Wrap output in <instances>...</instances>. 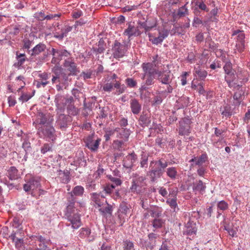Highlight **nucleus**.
Masks as SVG:
<instances>
[{"instance_id": "nucleus-1", "label": "nucleus", "mask_w": 250, "mask_h": 250, "mask_svg": "<svg viewBox=\"0 0 250 250\" xmlns=\"http://www.w3.org/2000/svg\"><path fill=\"white\" fill-rule=\"evenodd\" d=\"M169 162L161 158L157 160L151 161L150 163V169L146 172V175L149 178L151 182L154 183L161 178L166 171Z\"/></svg>"}, {"instance_id": "nucleus-2", "label": "nucleus", "mask_w": 250, "mask_h": 250, "mask_svg": "<svg viewBox=\"0 0 250 250\" xmlns=\"http://www.w3.org/2000/svg\"><path fill=\"white\" fill-rule=\"evenodd\" d=\"M74 202L68 203L65 208V216L70 224H67V226H70L74 229L79 228L82 223L81 219V215L78 212L77 207L78 206H73Z\"/></svg>"}, {"instance_id": "nucleus-3", "label": "nucleus", "mask_w": 250, "mask_h": 250, "mask_svg": "<svg viewBox=\"0 0 250 250\" xmlns=\"http://www.w3.org/2000/svg\"><path fill=\"white\" fill-rule=\"evenodd\" d=\"M118 76L115 74H112L110 77L107 78L105 83L103 86V90L107 92H111L114 89H116L115 94L119 95L123 94L126 90V87L125 84H122L121 83L117 80Z\"/></svg>"}, {"instance_id": "nucleus-4", "label": "nucleus", "mask_w": 250, "mask_h": 250, "mask_svg": "<svg viewBox=\"0 0 250 250\" xmlns=\"http://www.w3.org/2000/svg\"><path fill=\"white\" fill-rule=\"evenodd\" d=\"M36 129L37 134L40 138L50 141L53 143L55 142L57 135L56 129L52 125L38 126Z\"/></svg>"}, {"instance_id": "nucleus-5", "label": "nucleus", "mask_w": 250, "mask_h": 250, "mask_svg": "<svg viewBox=\"0 0 250 250\" xmlns=\"http://www.w3.org/2000/svg\"><path fill=\"white\" fill-rule=\"evenodd\" d=\"M127 49V46L125 43H122L115 40L112 45V56L113 58L119 60L125 56Z\"/></svg>"}, {"instance_id": "nucleus-6", "label": "nucleus", "mask_w": 250, "mask_h": 250, "mask_svg": "<svg viewBox=\"0 0 250 250\" xmlns=\"http://www.w3.org/2000/svg\"><path fill=\"white\" fill-rule=\"evenodd\" d=\"M54 119L50 113L39 112L37 114L36 119L33 123L36 128L38 126H42L43 125H52Z\"/></svg>"}, {"instance_id": "nucleus-7", "label": "nucleus", "mask_w": 250, "mask_h": 250, "mask_svg": "<svg viewBox=\"0 0 250 250\" xmlns=\"http://www.w3.org/2000/svg\"><path fill=\"white\" fill-rule=\"evenodd\" d=\"M232 36L234 37L235 47L239 52H242L245 48V34L244 31L239 29L232 31Z\"/></svg>"}, {"instance_id": "nucleus-8", "label": "nucleus", "mask_w": 250, "mask_h": 250, "mask_svg": "<svg viewBox=\"0 0 250 250\" xmlns=\"http://www.w3.org/2000/svg\"><path fill=\"white\" fill-rule=\"evenodd\" d=\"M191 118L190 116L183 118L179 121L178 134L181 136H188L191 132Z\"/></svg>"}, {"instance_id": "nucleus-9", "label": "nucleus", "mask_w": 250, "mask_h": 250, "mask_svg": "<svg viewBox=\"0 0 250 250\" xmlns=\"http://www.w3.org/2000/svg\"><path fill=\"white\" fill-rule=\"evenodd\" d=\"M58 116L56 121L57 126L62 130H65L70 125L72 121V117L64 114L60 113L59 114V111H57Z\"/></svg>"}, {"instance_id": "nucleus-10", "label": "nucleus", "mask_w": 250, "mask_h": 250, "mask_svg": "<svg viewBox=\"0 0 250 250\" xmlns=\"http://www.w3.org/2000/svg\"><path fill=\"white\" fill-rule=\"evenodd\" d=\"M84 192V188L81 186H77L74 188L72 191L69 193L70 197L67 199L68 203L74 202L73 206H78L80 203L76 202L75 196H82Z\"/></svg>"}, {"instance_id": "nucleus-11", "label": "nucleus", "mask_w": 250, "mask_h": 250, "mask_svg": "<svg viewBox=\"0 0 250 250\" xmlns=\"http://www.w3.org/2000/svg\"><path fill=\"white\" fill-rule=\"evenodd\" d=\"M63 66L73 76L76 75L79 71L77 64L75 62L74 58L73 57H71L65 59Z\"/></svg>"}, {"instance_id": "nucleus-12", "label": "nucleus", "mask_w": 250, "mask_h": 250, "mask_svg": "<svg viewBox=\"0 0 250 250\" xmlns=\"http://www.w3.org/2000/svg\"><path fill=\"white\" fill-rule=\"evenodd\" d=\"M94 134L93 133L86 137L84 142L85 146L92 151H96L99 148L101 139L98 138L96 140H94Z\"/></svg>"}, {"instance_id": "nucleus-13", "label": "nucleus", "mask_w": 250, "mask_h": 250, "mask_svg": "<svg viewBox=\"0 0 250 250\" xmlns=\"http://www.w3.org/2000/svg\"><path fill=\"white\" fill-rule=\"evenodd\" d=\"M127 27L124 30L123 35L127 37L128 39H130L132 37H137L141 35L142 32L139 29L138 27L135 26L131 22H128Z\"/></svg>"}, {"instance_id": "nucleus-14", "label": "nucleus", "mask_w": 250, "mask_h": 250, "mask_svg": "<svg viewBox=\"0 0 250 250\" xmlns=\"http://www.w3.org/2000/svg\"><path fill=\"white\" fill-rule=\"evenodd\" d=\"M197 228L196 224L191 221H188L183 229V234L188 237H193L196 234Z\"/></svg>"}, {"instance_id": "nucleus-15", "label": "nucleus", "mask_w": 250, "mask_h": 250, "mask_svg": "<svg viewBox=\"0 0 250 250\" xmlns=\"http://www.w3.org/2000/svg\"><path fill=\"white\" fill-rule=\"evenodd\" d=\"M137 160V155L134 152H132L124 157L123 161V165L124 167L131 169Z\"/></svg>"}, {"instance_id": "nucleus-16", "label": "nucleus", "mask_w": 250, "mask_h": 250, "mask_svg": "<svg viewBox=\"0 0 250 250\" xmlns=\"http://www.w3.org/2000/svg\"><path fill=\"white\" fill-rule=\"evenodd\" d=\"M158 75V80L164 84H171L173 79V75L170 71H160L157 74Z\"/></svg>"}, {"instance_id": "nucleus-17", "label": "nucleus", "mask_w": 250, "mask_h": 250, "mask_svg": "<svg viewBox=\"0 0 250 250\" xmlns=\"http://www.w3.org/2000/svg\"><path fill=\"white\" fill-rule=\"evenodd\" d=\"M145 180L146 178L143 176H140L136 179H133L130 188L131 191L133 192H140Z\"/></svg>"}, {"instance_id": "nucleus-18", "label": "nucleus", "mask_w": 250, "mask_h": 250, "mask_svg": "<svg viewBox=\"0 0 250 250\" xmlns=\"http://www.w3.org/2000/svg\"><path fill=\"white\" fill-rule=\"evenodd\" d=\"M104 198L105 195L103 192H94L91 194V200L94 202L96 208H100L104 205Z\"/></svg>"}, {"instance_id": "nucleus-19", "label": "nucleus", "mask_w": 250, "mask_h": 250, "mask_svg": "<svg viewBox=\"0 0 250 250\" xmlns=\"http://www.w3.org/2000/svg\"><path fill=\"white\" fill-rule=\"evenodd\" d=\"M129 211V208L125 202L121 203L118 209V218L120 219V226H122L125 222L124 215H126Z\"/></svg>"}, {"instance_id": "nucleus-20", "label": "nucleus", "mask_w": 250, "mask_h": 250, "mask_svg": "<svg viewBox=\"0 0 250 250\" xmlns=\"http://www.w3.org/2000/svg\"><path fill=\"white\" fill-rule=\"evenodd\" d=\"M67 102V99L64 96L60 94L57 95L55 99V103L58 111H59L60 112L63 111Z\"/></svg>"}, {"instance_id": "nucleus-21", "label": "nucleus", "mask_w": 250, "mask_h": 250, "mask_svg": "<svg viewBox=\"0 0 250 250\" xmlns=\"http://www.w3.org/2000/svg\"><path fill=\"white\" fill-rule=\"evenodd\" d=\"M79 237L82 239H86L88 242H92L94 240L95 237L91 235V229L89 228H82L79 231Z\"/></svg>"}, {"instance_id": "nucleus-22", "label": "nucleus", "mask_w": 250, "mask_h": 250, "mask_svg": "<svg viewBox=\"0 0 250 250\" xmlns=\"http://www.w3.org/2000/svg\"><path fill=\"white\" fill-rule=\"evenodd\" d=\"M130 107L133 114L138 115L142 110V104L138 99L132 98L130 101Z\"/></svg>"}, {"instance_id": "nucleus-23", "label": "nucleus", "mask_w": 250, "mask_h": 250, "mask_svg": "<svg viewBox=\"0 0 250 250\" xmlns=\"http://www.w3.org/2000/svg\"><path fill=\"white\" fill-rule=\"evenodd\" d=\"M24 181L31 186V188L34 190L40 187V180L37 177L30 176L28 177L27 176L24 178Z\"/></svg>"}, {"instance_id": "nucleus-24", "label": "nucleus", "mask_w": 250, "mask_h": 250, "mask_svg": "<svg viewBox=\"0 0 250 250\" xmlns=\"http://www.w3.org/2000/svg\"><path fill=\"white\" fill-rule=\"evenodd\" d=\"M206 188V183H204L202 180H199L196 181L192 184L193 191L196 194L197 192L203 194L205 192Z\"/></svg>"}, {"instance_id": "nucleus-25", "label": "nucleus", "mask_w": 250, "mask_h": 250, "mask_svg": "<svg viewBox=\"0 0 250 250\" xmlns=\"http://www.w3.org/2000/svg\"><path fill=\"white\" fill-rule=\"evenodd\" d=\"M46 48V46L45 44L42 43H39L30 50H28V54L30 55L31 57H35L44 51Z\"/></svg>"}, {"instance_id": "nucleus-26", "label": "nucleus", "mask_w": 250, "mask_h": 250, "mask_svg": "<svg viewBox=\"0 0 250 250\" xmlns=\"http://www.w3.org/2000/svg\"><path fill=\"white\" fill-rule=\"evenodd\" d=\"M116 132H119L117 137L123 139L125 142L128 140L129 137L131 134V131L130 129L122 127V128H116Z\"/></svg>"}, {"instance_id": "nucleus-27", "label": "nucleus", "mask_w": 250, "mask_h": 250, "mask_svg": "<svg viewBox=\"0 0 250 250\" xmlns=\"http://www.w3.org/2000/svg\"><path fill=\"white\" fill-rule=\"evenodd\" d=\"M35 240L39 242V248H36L34 250H45L48 248L47 243L50 240H46L44 237L40 235L35 236Z\"/></svg>"}, {"instance_id": "nucleus-28", "label": "nucleus", "mask_w": 250, "mask_h": 250, "mask_svg": "<svg viewBox=\"0 0 250 250\" xmlns=\"http://www.w3.org/2000/svg\"><path fill=\"white\" fill-rule=\"evenodd\" d=\"M138 122L142 127L148 126L151 123L150 116L149 114L143 112L139 117Z\"/></svg>"}, {"instance_id": "nucleus-29", "label": "nucleus", "mask_w": 250, "mask_h": 250, "mask_svg": "<svg viewBox=\"0 0 250 250\" xmlns=\"http://www.w3.org/2000/svg\"><path fill=\"white\" fill-rule=\"evenodd\" d=\"M51 54L52 56L56 54L61 61L65 58H69L70 56V53L65 49H57L54 48H52Z\"/></svg>"}, {"instance_id": "nucleus-30", "label": "nucleus", "mask_w": 250, "mask_h": 250, "mask_svg": "<svg viewBox=\"0 0 250 250\" xmlns=\"http://www.w3.org/2000/svg\"><path fill=\"white\" fill-rule=\"evenodd\" d=\"M58 178L60 181L63 184H67L70 181V172L67 169L58 171Z\"/></svg>"}, {"instance_id": "nucleus-31", "label": "nucleus", "mask_w": 250, "mask_h": 250, "mask_svg": "<svg viewBox=\"0 0 250 250\" xmlns=\"http://www.w3.org/2000/svg\"><path fill=\"white\" fill-rule=\"evenodd\" d=\"M245 90L241 88L234 93L233 98L234 105H239L245 98Z\"/></svg>"}, {"instance_id": "nucleus-32", "label": "nucleus", "mask_w": 250, "mask_h": 250, "mask_svg": "<svg viewBox=\"0 0 250 250\" xmlns=\"http://www.w3.org/2000/svg\"><path fill=\"white\" fill-rule=\"evenodd\" d=\"M191 7L202 10L204 12H208L209 9L203 0H192Z\"/></svg>"}, {"instance_id": "nucleus-33", "label": "nucleus", "mask_w": 250, "mask_h": 250, "mask_svg": "<svg viewBox=\"0 0 250 250\" xmlns=\"http://www.w3.org/2000/svg\"><path fill=\"white\" fill-rule=\"evenodd\" d=\"M107 206L104 208H100L99 209L101 214L104 217H110L112 214L113 207L110 204H109L106 201H105Z\"/></svg>"}, {"instance_id": "nucleus-34", "label": "nucleus", "mask_w": 250, "mask_h": 250, "mask_svg": "<svg viewBox=\"0 0 250 250\" xmlns=\"http://www.w3.org/2000/svg\"><path fill=\"white\" fill-rule=\"evenodd\" d=\"M188 3V2H187L184 5L180 7L178 9L177 13H173L172 16L174 19H180L188 14V9L187 7V4Z\"/></svg>"}, {"instance_id": "nucleus-35", "label": "nucleus", "mask_w": 250, "mask_h": 250, "mask_svg": "<svg viewBox=\"0 0 250 250\" xmlns=\"http://www.w3.org/2000/svg\"><path fill=\"white\" fill-rule=\"evenodd\" d=\"M167 177L170 180H175L178 176L177 168L174 167H167L165 171Z\"/></svg>"}, {"instance_id": "nucleus-36", "label": "nucleus", "mask_w": 250, "mask_h": 250, "mask_svg": "<svg viewBox=\"0 0 250 250\" xmlns=\"http://www.w3.org/2000/svg\"><path fill=\"white\" fill-rule=\"evenodd\" d=\"M223 69L225 73L228 75L227 77H235L234 73L235 71L233 69L232 65L230 61H227L225 62Z\"/></svg>"}, {"instance_id": "nucleus-37", "label": "nucleus", "mask_w": 250, "mask_h": 250, "mask_svg": "<svg viewBox=\"0 0 250 250\" xmlns=\"http://www.w3.org/2000/svg\"><path fill=\"white\" fill-rule=\"evenodd\" d=\"M142 68L144 72V74H157L158 70L153 68V65L150 63H143L142 64Z\"/></svg>"}, {"instance_id": "nucleus-38", "label": "nucleus", "mask_w": 250, "mask_h": 250, "mask_svg": "<svg viewBox=\"0 0 250 250\" xmlns=\"http://www.w3.org/2000/svg\"><path fill=\"white\" fill-rule=\"evenodd\" d=\"M148 154L142 151L140 159V167L143 168H146L148 167Z\"/></svg>"}, {"instance_id": "nucleus-39", "label": "nucleus", "mask_w": 250, "mask_h": 250, "mask_svg": "<svg viewBox=\"0 0 250 250\" xmlns=\"http://www.w3.org/2000/svg\"><path fill=\"white\" fill-rule=\"evenodd\" d=\"M72 75L70 73H66L65 70L63 69L61 75L60 80V84H62L63 86H68L69 82H70L71 79L69 78V76Z\"/></svg>"}, {"instance_id": "nucleus-40", "label": "nucleus", "mask_w": 250, "mask_h": 250, "mask_svg": "<svg viewBox=\"0 0 250 250\" xmlns=\"http://www.w3.org/2000/svg\"><path fill=\"white\" fill-rule=\"evenodd\" d=\"M158 235L154 233H150L148 235L149 242L148 247L150 250H153L155 247L156 239L158 238Z\"/></svg>"}, {"instance_id": "nucleus-41", "label": "nucleus", "mask_w": 250, "mask_h": 250, "mask_svg": "<svg viewBox=\"0 0 250 250\" xmlns=\"http://www.w3.org/2000/svg\"><path fill=\"white\" fill-rule=\"evenodd\" d=\"M105 43L103 39H100L98 43V47H93L92 50L93 52L96 54V55L99 54H102L104 53L105 50Z\"/></svg>"}, {"instance_id": "nucleus-42", "label": "nucleus", "mask_w": 250, "mask_h": 250, "mask_svg": "<svg viewBox=\"0 0 250 250\" xmlns=\"http://www.w3.org/2000/svg\"><path fill=\"white\" fill-rule=\"evenodd\" d=\"M234 77H225V80L227 82L228 86L230 88L236 89L237 90H240L242 85L237 84L235 83H233Z\"/></svg>"}, {"instance_id": "nucleus-43", "label": "nucleus", "mask_w": 250, "mask_h": 250, "mask_svg": "<svg viewBox=\"0 0 250 250\" xmlns=\"http://www.w3.org/2000/svg\"><path fill=\"white\" fill-rule=\"evenodd\" d=\"M194 74L195 77H198L200 80L203 81L206 78L208 73L206 70L198 67L195 69Z\"/></svg>"}, {"instance_id": "nucleus-44", "label": "nucleus", "mask_w": 250, "mask_h": 250, "mask_svg": "<svg viewBox=\"0 0 250 250\" xmlns=\"http://www.w3.org/2000/svg\"><path fill=\"white\" fill-rule=\"evenodd\" d=\"M125 86L127 88H135L137 86V82L133 78L128 77L125 80Z\"/></svg>"}, {"instance_id": "nucleus-45", "label": "nucleus", "mask_w": 250, "mask_h": 250, "mask_svg": "<svg viewBox=\"0 0 250 250\" xmlns=\"http://www.w3.org/2000/svg\"><path fill=\"white\" fill-rule=\"evenodd\" d=\"M148 212L152 217H159L162 215V209L159 207H155L153 208L148 209Z\"/></svg>"}, {"instance_id": "nucleus-46", "label": "nucleus", "mask_w": 250, "mask_h": 250, "mask_svg": "<svg viewBox=\"0 0 250 250\" xmlns=\"http://www.w3.org/2000/svg\"><path fill=\"white\" fill-rule=\"evenodd\" d=\"M224 229L231 237L237 236V232L238 231L237 228H234L233 226H229V225H226L224 226Z\"/></svg>"}, {"instance_id": "nucleus-47", "label": "nucleus", "mask_w": 250, "mask_h": 250, "mask_svg": "<svg viewBox=\"0 0 250 250\" xmlns=\"http://www.w3.org/2000/svg\"><path fill=\"white\" fill-rule=\"evenodd\" d=\"M53 144L51 142L50 143H46L43 144L41 148V152L44 154L48 152H52L53 150Z\"/></svg>"}, {"instance_id": "nucleus-48", "label": "nucleus", "mask_w": 250, "mask_h": 250, "mask_svg": "<svg viewBox=\"0 0 250 250\" xmlns=\"http://www.w3.org/2000/svg\"><path fill=\"white\" fill-rule=\"evenodd\" d=\"M208 157L206 153H202L199 157H196V165L202 166L208 161Z\"/></svg>"}, {"instance_id": "nucleus-49", "label": "nucleus", "mask_w": 250, "mask_h": 250, "mask_svg": "<svg viewBox=\"0 0 250 250\" xmlns=\"http://www.w3.org/2000/svg\"><path fill=\"white\" fill-rule=\"evenodd\" d=\"M155 74H143L142 79L145 80L146 85H151L154 83V76Z\"/></svg>"}, {"instance_id": "nucleus-50", "label": "nucleus", "mask_w": 250, "mask_h": 250, "mask_svg": "<svg viewBox=\"0 0 250 250\" xmlns=\"http://www.w3.org/2000/svg\"><path fill=\"white\" fill-rule=\"evenodd\" d=\"M221 114L227 118H230L232 114V111L229 105H225L223 108H221Z\"/></svg>"}, {"instance_id": "nucleus-51", "label": "nucleus", "mask_w": 250, "mask_h": 250, "mask_svg": "<svg viewBox=\"0 0 250 250\" xmlns=\"http://www.w3.org/2000/svg\"><path fill=\"white\" fill-rule=\"evenodd\" d=\"M124 141L116 140L113 141V147L114 149L122 151L124 148Z\"/></svg>"}, {"instance_id": "nucleus-52", "label": "nucleus", "mask_w": 250, "mask_h": 250, "mask_svg": "<svg viewBox=\"0 0 250 250\" xmlns=\"http://www.w3.org/2000/svg\"><path fill=\"white\" fill-rule=\"evenodd\" d=\"M133 243L129 240L126 239L123 242V250H134Z\"/></svg>"}, {"instance_id": "nucleus-53", "label": "nucleus", "mask_w": 250, "mask_h": 250, "mask_svg": "<svg viewBox=\"0 0 250 250\" xmlns=\"http://www.w3.org/2000/svg\"><path fill=\"white\" fill-rule=\"evenodd\" d=\"M166 203L168 204L170 208L173 209L174 211H176V208H178V205L177 203V199H175L173 198H167L166 200Z\"/></svg>"}, {"instance_id": "nucleus-54", "label": "nucleus", "mask_w": 250, "mask_h": 250, "mask_svg": "<svg viewBox=\"0 0 250 250\" xmlns=\"http://www.w3.org/2000/svg\"><path fill=\"white\" fill-rule=\"evenodd\" d=\"M22 49L23 50H26L27 53L28 54V50H30V49L31 46L33 44V41L30 40L29 39L27 38H25L22 40Z\"/></svg>"}, {"instance_id": "nucleus-55", "label": "nucleus", "mask_w": 250, "mask_h": 250, "mask_svg": "<svg viewBox=\"0 0 250 250\" xmlns=\"http://www.w3.org/2000/svg\"><path fill=\"white\" fill-rule=\"evenodd\" d=\"M152 225L155 229L161 228L164 224V221L160 218H155L152 221Z\"/></svg>"}, {"instance_id": "nucleus-56", "label": "nucleus", "mask_w": 250, "mask_h": 250, "mask_svg": "<svg viewBox=\"0 0 250 250\" xmlns=\"http://www.w3.org/2000/svg\"><path fill=\"white\" fill-rule=\"evenodd\" d=\"M62 70L63 68L59 65H55L52 69L53 75L57 77L59 80H60Z\"/></svg>"}, {"instance_id": "nucleus-57", "label": "nucleus", "mask_w": 250, "mask_h": 250, "mask_svg": "<svg viewBox=\"0 0 250 250\" xmlns=\"http://www.w3.org/2000/svg\"><path fill=\"white\" fill-rule=\"evenodd\" d=\"M18 170L14 167H11L8 170V177L11 180H14L17 178Z\"/></svg>"}, {"instance_id": "nucleus-58", "label": "nucleus", "mask_w": 250, "mask_h": 250, "mask_svg": "<svg viewBox=\"0 0 250 250\" xmlns=\"http://www.w3.org/2000/svg\"><path fill=\"white\" fill-rule=\"evenodd\" d=\"M228 208V204L224 200H221L217 203V209L218 210L224 211L227 210Z\"/></svg>"}, {"instance_id": "nucleus-59", "label": "nucleus", "mask_w": 250, "mask_h": 250, "mask_svg": "<svg viewBox=\"0 0 250 250\" xmlns=\"http://www.w3.org/2000/svg\"><path fill=\"white\" fill-rule=\"evenodd\" d=\"M226 144V142L223 138H219L217 141H214L212 142L213 146L217 148H221L223 146V144Z\"/></svg>"}, {"instance_id": "nucleus-60", "label": "nucleus", "mask_w": 250, "mask_h": 250, "mask_svg": "<svg viewBox=\"0 0 250 250\" xmlns=\"http://www.w3.org/2000/svg\"><path fill=\"white\" fill-rule=\"evenodd\" d=\"M166 85L167 89L165 90L159 92V94L164 95L165 98L167 97V94L171 93L173 90V88L171 86V84Z\"/></svg>"}, {"instance_id": "nucleus-61", "label": "nucleus", "mask_w": 250, "mask_h": 250, "mask_svg": "<svg viewBox=\"0 0 250 250\" xmlns=\"http://www.w3.org/2000/svg\"><path fill=\"white\" fill-rule=\"evenodd\" d=\"M74 28V25L70 26L68 24H65L64 27L62 28L61 32L62 33L64 37L67 36L68 33L71 31L72 29Z\"/></svg>"}, {"instance_id": "nucleus-62", "label": "nucleus", "mask_w": 250, "mask_h": 250, "mask_svg": "<svg viewBox=\"0 0 250 250\" xmlns=\"http://www.w3.org/2000/svg\"><path fill=\"white\" fill-rule=\"evenodd\" d=\"M68 113L71 115L75 116L78 114V109L73 105H69L67 107Z\"/></svg>"}, {"instance_id": "nucleus-63", "label": "nucleus", "mask_w": 250, "mask_h": 250, "mask_svg": "<svg viewBox=\"0 0 250 250\" xmlns=\"http://www.w3.org/2000/svg\"><path fill=\"white\" fill-rule=\"evenodd\" d=\"M22 148L26 151H31V143L28 140H24L22 144Z\"/></svg>"}, {"instance_id": "nucleus-64", "label": "nucleus", "mask_w": 250, "mask_h": 250, "mask_svg": "<svg viewBox=\"0 0 250 250\" xmlns=\"http://www.w3.org/2000/svg\"><path fill=\"white\" fill-rule=\"evenodd\" d=\"M83 15V12L82 10L76 9L72 12V16L74 19H77Z\"/></svg>"}]
</instances>
